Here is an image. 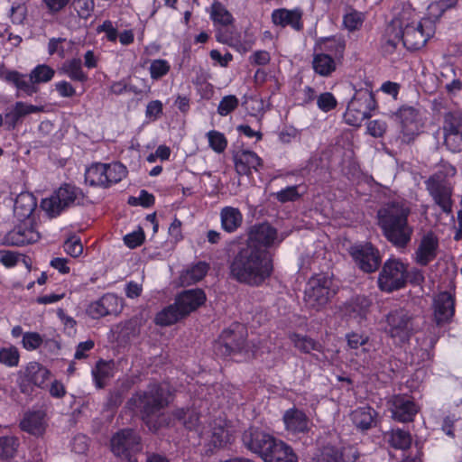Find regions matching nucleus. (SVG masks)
<instances>
[{
    "label": "nucleus",
    "instance_id": "f257e3e1",
    "mask_svg": "<svg viewBox=\"0 0 462 462\" xmlns=\"http://www.w3.org/2000/svg\"><path fill=\"white\" fill-rule=\"evenodd\" d=\"M228 269L230 278L237 282L259 286L272 275L273 263L265 249L245 245L234 254Z\"/></svg>",
    "mask_w": 462,
    "mask_h": 462
},
{
    "label": "nucleus",
    "instance_id": "f03ea898",
    "mask_svg": "<svg viewBox=\"0 0 462 462\" xmlns=\"http://www.w3.org/2000/svg\"><path fill=\"white\" fill-rule=\"evenodd\" d=\"M171 402V392L166 385L151 383L147 388L136 392L126 402V408L139 413L150 431L156 432L164 423L161 411Z\"/></svg>",
    "mask_w": 462,
    "mask_h": 462
},
{
    "label": "nucleus",
    "instance_id": "7ed1b4c3",
    "mask_svg": "<svg viewBox=\"0 0 462 462\" xmlns=\"http://www.w3.org/2000/svg\"><path fill=\"white\" fill-rule=\"evenodd\" d=\"M410 215V207L402 201L386 203L377 211L383 235L397 248H405L411 240L414 230L408 221Z\"/></svg>",
    "mask_w": 462,
    "mask_h": 462
},
{
    "label": "nucleus",
    "instance_id": "20e7f679",
    "mask_svg": "<svg viewBox=\"0 0 462 462\" xmlns=\"http://www.w3.org/2000/svg\"><path fill=\"white\" fill-rule=\"evenodd\" d=\"M83 200L82 191L70 184L61 185L49 197L42 199L41 208L50 217H56L62 211L80 204Z\"/></svg>",
    "mask_w": 462,
    "mask_h": 462
},
{
    "label": "nucleus",
    "instance_id": "39448f33",
    "mask_svg": "<svg viewBox=\"0 0 462 462\" xmlns=\"http://www.w3.org/2000/svg\"><path fill=\"white\" fill-rule=\"evenodd\" d=\"M375 107L376 102L372 91L366 88L357 89L348 102L344 115L345 122L352 126H360L365 119L370 117Z\"/></svg>",
    "mask_w": 462,
    "mask_h": 462
},
{
    "label": "nucleus",
    "instance_id": "423d86ee",
    "mask_svg": "<svg viewBox=\"0 0 462 462\" xmlns=\"http://www.w3.org/2000/svg\"><path fill=\"white\" fill-rule=\"evenodd\" d=\"M110 446L116 457L127 462H137L136 456L143 450L141 437L132 429H124L115 433Z\"/></svg>",
    "mask_w": 462,
    "mask_h": 462
},
{
    "label": "nucleus",
    "instance_id": "0eeeda50",
    "mask_svg": "<svg viewBox=\"0 0 462 462\" xmlns=\"http://www.w3.org/2000/svg\"><path fill=\"white\" fill-rule=\"evenodd\" d=\"M331 285L332 281L325 275L311 277L304 292L306 304L315 310L323 308L336 294Z\"/></svg>",
    "mask_w": 462,
    "mask_h": 462
},
{
    "label": "nucleus",
    "instance_id": "6e6552de",
    "mask_svg": "<svg viewBox=\"0 0 462 462\" xmlns=\"http://www.w3.org/2000/svg\"><path fill=\"white\" fill-rule=\"evenodd\" d=\"M385 322V333L393 338H398L401 342L408 340L413 330L412 315L402 308L393 310L386 314Z\"/></svg>",
    "mask_w": 462,
    "mask_h": 462
},
{
    "label": "nucleus",
    "instance_id": "1a4fd4ad",
    "mask_svg": "<svg viewBox=\"0 0 462 462\" xmlns=\"http://www.w3.org/2000/svg\"><path fill=\"white\" fill-rule=\"evenodd\" d=\"M408 273L405 265L399 260H388L384 263L378 277L379 288L386 292L402 288L407 281Z\"/></svg>",
    "mask_w": 462,
    "mask_h": 462
},
{
    "label": "nucleus",
    "instance_id": "9d476101",
    "mask_svg": "<svg viewBox=\"0 0 462 462\" xmlns=\"http://www.w3.org/2000/svg\"><path fill=\"white\" fill-rule=\"evenodd\" d=\"M428 23L430 25V19H423L417 23L412 22L406 23L404 26L402 23H401L399 26L403 46L410 51H416L422 48L432 33L431 27H427Z\"/></svg>",
    "mask_w": 462,
    "mask_h": 462
},
{
    "label": "nucleus",
    "instance_id": "9b49d317",
    "mask_svg": "<svg viewBox=\"0 0 462 462\" xmlns=\"http://www.w3.org/2000/svg\"><path fill=\"white\" fill-rule=\"evenodd\" d=\"M349 254L365 273H373L381 264L379 251L371 243L354 245L350 247Z\"/></svg>",
    "mask_w": 462,
    "mask_h": 462
},
{
    "label": "nucleus",
    "instance_id": "f8f14e48",
    "mask_svg": "<svg viewBox=\"0 0 462 462\" xmlns=\"http://www.w3.org/2000/svg\"><path fill=\"white\" fill-rule=\"evenodd\" d=\"M319 453L313 457L312 462H356L360 453L354 447L340 450L335 444L321 442Z\"/></svg>",
    "mask_w": 462,
    "mask_h": 462
},
{
    "label": "nucleus",
    "instance_id": "ddd939ff",
    "mask_svg": "<svg viewBox=\"0 0 462 462\" xmlns=\"http://www.w3.org/2000/svg\"><path fill=\"white\" fill-rule=\"evenodd\" d=\"M242 440L249 450L260 455L263 459L277 441L272 435L254 428L244 432Z\"/></svg>",
    "mask_w": 462,
    "mask_h": 462
},
{
    "label": "nucleus",
    "instance_id": "4468645a",
    "mask_svg": "<svg viewBox=\"0 0 462 462\" xmlns=\"http://www.w3.org/2000/svg\"><path fill=\"white\" fill-rule=\"evenodd\" d=\"M283 239L284 236H279L277 229L269 223H262L251 227L245 245H254L267 251V248L280 244Z\"/></svg>",
    "mask_w": 462,
    "mask_h": 462
},
{
    "label": "nucleus",
    "instance_id": "2eb2a0df",
    "mask_svg": "<svg viewBox=\"0 0 462 462\" xmlns=\"http://www.w3.org/2000/svg\"><path fill=\"white\" fill-rule=\"evenodd\" d=\"M427 190L433 198L435 203L440 207L443 212H452V189L439 176L433 175L425 182Z\"/></svg>",
    "mask_w": 462,
    "mask_h": 462
},
{
    "label": "nucleus",
    "instance_id": "dca6fc26",
    "mask_svg": "<svg viewBox=\"0 0 462 462\" xmlns=\"http://www.w3.org/2000/svg\"><path fill=\"white\" fill-rule=\"evenodd\" d=\"M245 346V337L242 332L226 329L214 345V352L220 356L240 353Z\"/></svg>",
    "mask_w": 462,
    "mask_h": 462
},
{
    "label": "nucleus",
    "instance_id": "f3484780",
    "mask_svg": "<svg viewBox=\"0 0 462 462\" xmlns=\"http://www.w3.org/2000/svg\"><path fill=\"white\" fill-rule=\"evenodd\" d=\"M433 316L437 326L440 327L448 322L455 313V300L448 291L439 293L433 300Z\"/></svg>",
    "mask_w": 462,
    "mask_h": 462
},
{
    "label": "nucleus",
    "instance_id": "a211bd4d",
    "mask_svg": "<svg viewBox=\"0 0 462 462\" xmlns=\"http://www.w3.org/2000/svg\"><path fill=\"white\" fill-rule=\"evenodd\" d=\"M121 310V300L113 293H106L88 306V313L93 319H99L106 315H116Z\"/></svg>",
    "mask_w": 462,
    "mask_h": 462
},
{
    "label": "nucleus",
    "instance_id": "6ab92c4d",
    "mask_svg": "<svg viewBox=\"0 0 462 462\" xmlns=\"http://www.w3.org/2000/svg\"><path fill=\"white\" fill-rule=\"evenodd\" d=\"M40 239V234L32 227L31 223L24 222L16 226L5 236V243L8 245L23 246L35 243Z\"/></svg>",
    "mask_w": 462,
    "mask_h": 462
},
{
    "label": "nucleus",
    "instance_id": "aec40b11",
    "mask_svg": "<svg viewBox=\"0 0 462 462\" xmlns=\"http://www.w3.org/2000/svg\"><path fill=\"white\" fill-rule=\"evenodd\" d=\"M438 247V238L432 232L424 235L415 251L416 263L421 266L428 265L436 258Z\"/></svg>",
    "mask_w": 462,
    "mask_h": 462
},
{
    "label": "nucleus",
    "instance_id": "412c9836",
    "mask_svg": "<svg viewBox=\"0 0 462 462\" xmlns=\"http://www.w3.org/2000/svg\"><path fill=\"white\" fill-rule=\"evenodd\" d=\"M282 419L286 430L292 434L307 433L310 430V419L301 410L289 409Z\"/></svg>",
    "mask_w": 462,
    "mask_h": 462
},
{
    "label": "nucleus",
    "instance_id": "4be33fe9",
    "mask_svg": "<svg viewBox=\"0 0 462 462\" xmlns=\"http://www.w3.org/2000/svg\"><path fill=\"white\" fill-rule=\"evenodd\" d=\"M302 15L303 13L299 8L292 10L281 8L273 12L272 20L275 25L282 27L291 26L292 29L299 32L303 28Z\"/></svg>",
    "mask_w": 462,
    "mask_h": 462
},
{
    "label": "nucleus",
    "instance_id": "5701e85b",
    "mask_svg": "<svg viewBox=\"0 0 462 462\" xmlns=\"http://www.w3.org/2000/svg\"><path fill=\"white\" fill-rule=\"evenodd\" d=\"M235 168L239 175L250 176L252 170L258 171L262 166V159L254 152L249 150L237 152L234 155Z\"/></svg>",
    "mask_w": 462,
    "mask_h": 462
},
{
    "label": "nucleus",
    "instance_id": "b1692460",
    "mask_svg": "<svg viewBox=\"0 0 462 462\" xmlns=\"http://www.w3.org/2000/svg\"><path fill=\"white\" fill-rule=\"evenodd\" d=\"M391 411L393 419L402 422H408L413 420L418 409L409 397L394 396Z\"/></svg>",
    "mask_w": 462,
    "mask_h": 462
},
{
    "label": "nucleus",
    "instance_id": "393cba45",
    "mask_svg": "<svg viewBox=\"0 0 462 462\" xmlns=\"http://www.w3.org/2000/svg\"><path fill=\"white\" fill-rule=\"evenodd\" d=\"M205 300L206 295L200 289L184 291L176 299V302L185 316L197 310Z\"/></svg>",
    "mask_w": 462,
    "mask_h": 462
},
{
    "label": "nucleus",
    "instance_id": "a878e982",
    "mask_svg": "<svg viewBox=\"0 0 462 462\" xmlns=\"http://www.w3.org/2000/svg\"><path fill=\"white\" fill-rule=\"evenodd\" d=\"M377 412L370 406L358 407L351 414L354 425L360 430L365 431L377 424Z\"/></svg>",
    "mask_w": 462,
    "mask_h": 462
},
{
    "label": "nucleus",
    "instance_id": "bb28decb",
    "mask_svg": "<svg viewBox=\"0 0 462 462\" xmlns=\"http://www.w3.org/2000/svg\"><path fill=\"white\" fill-rule=\"evenodd\" d=\"M20 426L32 435L42 436L46 429L45 414L41 411L29 412L24 415Z\"/></svg>",
    "mask_w": 462,
    "mask_h": 462
},
{
    "label": "nucleus",
    "instance_id": "cd10ccee",
    "mask_svg": "<svg viewBox=\"0 0 462 462\" xmlns=\"http://www.w3.org/2000/svg\"><path fill=\"white\" fill-rule=\"evenodd\" d=\"M221 227L227 233L236 232L243 223V215L237 208L225 207L220 210Z\"/></svg>",
    "mask_w": 462,
    "mask_h": 462
},
{
    "label": "nucleus",
    "instance_id": "c85d7f7f",
    "mask_svg": "<svg viewBox=\"0 0 462 462\" xmlns=\"http://www.w3.org/2000/svg\"><path fill=\"white\" fill-rule=\"evenodd\" d=\"M263 460L265 462H298V457L289 445L277 440Z\"/></svg>",
    "mask_w": 462,
    "mask_h": 462
},
{
    "label": "nucleus",
    "instance_id": "c756f323",
    "mask_svg": "<svg viewBox=\"0 0 462 462\" xmlns=\"http://www.w3.org/2000/svg\"><path fill=\"white\" fill-rule=\"evenodd\" d=\"M106 163L96 162L85 172V180L90 186L107 188Z\"/></svg>",
    "mask_w": 462,
    "mask_h": 462
},
{
    "label": "nucleus",
    "instance_id": "7c9ffc66",
    "mask_svg": "<svg viewBox=\"0 0 462 462\" xmlns=\"http://www.w3.org/2000/svg\"><path fill=\"white\" fill-rule=\"evenodd\" d=\"M418 112L411 106H402L397 113L400 119L402 133L406 135H413L417 131L416 120Z\"/></svg>",
    "mask_w": 462,
    "mask_h": 462
},
{
    "label": "nucleus",
    "instance_id": "2f4dec72",
    "mask_svg": "<svg viewBox=\"0 0 462 462\" xmlns=\"http://www.w3.org/2000/svg\"><path fill=\"white\" fill-rule=\"evenodd\" d=\"M184 317L186 316L182 313L180 306L175 301V303L163 309L156 315L155 323L160 326H170Z\"/></svg>",
    "mask_w": 462,
    "mask_h": 462
},
{
    "label": "nucleus",
    "instance_id": "473e14b6",
    "mask_svg": "<svg viewBox=\"0 0 462 462\" xmlns=\"http://www.w3.org/2000/svg\"><path fill=\"white\" fill-rule=\"evenodd\" d=\"M71 80L85 83L88 77L82 69V62L79 59L66 60L60 69Z\"/></svg>",
    "mask_w": 462,
    "mask_h": 462
},
{
    "label": "nucleus",
    "instance_id": "72a5a7b5",
    "mask_svg": "<svg viewBox=\"0 0 462 462\" xmlns=\"http://www.w3.org/2000/svg\"><path fill=\"white\" fill-rule=\"evenodd\" d=\"M36 207L34 197L30 193H21L17 196L14 210L21 217H29Z\"/></svg>",
    "mask_w": 462,
    "mask_h": 462
},
{
    "label": "nucleus",
    "instance_id": "f704fd0d",
    "mask_svg": "<svg viewBox=\"0 0 462 462\" xmlns=\"http://www.w3.org/2000/svg\"><path fill=\"white\" fill-rule=\"evenodd\" d=\"M5 79L13 83L19 90L23 91L28 96H32L37 91V88L33 80H32L31 75L29 79H26L24 75L17 71H11L6 74Z\"/></svg>",
    "mask_w": 462,
    "mask_h": 462
},
{
    "label": "nucleus",
    "instance_id": "c9c22d12",
    "mask_svg": "<svg viewBox=\"0 0 462 462\" xmlns=\"http://www.w3.org/2000/svg\"><path fill=\"white\" fill-rule=\"evenodd\" d=\"M20 442L14 436L0 437V459L9 460L16 456Z\"/></svg>",
    "mask_w": 462,
    "mask_h": 462
},
{
    "label": "nucleus",
    "instance_id": "e433bc0d",
    "mask_svg": "<svg viewBox=\"0 0 462 462\" xmlns=\"http://www.w3.org/2000/svg\"><path fill=\"white\" fill-rule=\"evenodd\" d=\"M209 270L208 263L199 262L181 275L182 283L191 284L202 280Z\"/></svg>",
    "mask_w": 462,
    "mask_h": 462
},
{
    "label": "nucleus",
    "instance_id": "4c0bfd02",
    "mask_svg": "<svg viewBox=\"0 0 462 462\" xmlns=\"http://www.w3.org/2000/svg\"><path fill=\"white\" fill-rule=\"evenodd\" d=\"M313 69L321 76H328L336 69V62L328 54H316L313 58Z\"/></svg>",
    "mask_w": 462,
    "mask_h": 462
},
{
    "label": "nucleus",
    "instance_id": "58836bf2",
    "mask_svg": "<svg viewBox=\"0 0 462 462\" xmlns=\"http://www.w3.org/2000/svg\"><path fill=\"white\" fill-rule=\"evenodd\" d=\"M210 8V17L215 23L227 26L233 23L232 14L220 2L215 1Z\"/></svg>",
    "mask_w": 462,
    "mask_h": 462
},
{
    "label": "nucleus",
    "instance_id": "ea45409f",
    "mask_svg": "<svg viewBox=\"0 0 462 462\" xmlns=\"http://www.w3.org/2000/svg\"><path fill=\"white\" fill-rule=\"evenodd\" d=\"M444 133L462 132V114L458 111H448L444 115Z\"/></svg>",
    "mask_w": 462,
    "mask_h": 462
},
{
    "label": "nucleus",
    "instance_id": "a19ab883",
    "mask_svg": "<svg viewBox=\"0 0 462 462\" xmlns=\"http://www.w3.org/2000/svg\"><path fill=\"white\" fill-rule=\"evenodd\" d=\"M372 302L368 297L365 295H357L353 297L348 302V310L350 313H356L361 319L365 318Z\"/></svg>",
    "mask_w": 462,
    "mask_h": 462
},
{
    "label": "nucleus",
    "instance_id": "79ce46f5",
    "mask_svg": "<svg viewBox=\"0 0 462 462\" xmlns=\"http://www.w3.org/2000/svg\"><path fill=\"white\" fill-rule=\"evenodd\" d=\"M50 375V372L43 366L35 364L28 368L27 381L36 386L42 387Z\"/></svg>",
    "mask_w": 462,
    "mask_h": 462
},
{
    "label": "nucleus",
    "instance_id": "37998d69",
    "mask_svg": "<svg viewBox=\"0 0 462 462\" xmlns=\"http://www.w3.org/2000/svg\"><path fill=\"white\" fill-rule=\"evenodd\" d=\"M402 42L401 29L396 28L394 23L389 25L384 35L383 49L386 52H392Z\"/></svg>",
    "mask_w": 462,
    "mask_h": 462
},
{
    "label": "nucleus",
    "instance_id": "c03bdc74",
    "mask_svg": "<svg viewBox=\"0 0 462 462\" xmlns=\"http://www.w3.org/2000/svg\"><path fill=\"white\" fill-rule=\"evenodd\" d=\"M127 170L120 162L106 163L107 187L118 183L126 177Z\"/></svg>",
    "mask_w": 462,
    "mask_h": 462
},
{
    "label": "nucleus",
    "instance_id": "a18cd8bd",
    "mask_svg": "<svg viewBox=\"0 0 462 462\" xmlns=\"http://www.w3.org/2000/svg\"><path fill=\"white\" fill-rule=\"evenodd\" d=\"M290 338L293 342L294 346L304 353L309 354L312 350L319 351L320 349V345L307 336L292 334Z\"/></svg>",
    "mask_w": 462,
    "mask_h": 462
},
{
    "label": "nucleus",
    "instance_id": "49530a36",
    "mask_svg": "<svg viewBox=\"0 0 462 462\" xmlns=\"http://www.w3.org/2000/svg\"><path fill=\"white\" fill-rule=\"evenodd\" d=\"M389 443L393 448L406 449L411 444V437L409 432L402 430H393L390 435Z\"/></svg>",
    "mask_w": 462,
    "mask_h": 462
},
{
    "label": "nucleus",
    "instance_id": "de8ad7c7",
    "mask_svg": "<svg viewBox=\"0 0 462 462\" xmlns=\"http://www.w3.org/2000/svg\"><path fill=\"white\" fill-rule=\"evenodd\" d=\"M55 74L53 69L47 65H38L31 72V79L35 84L50 81Z\"/></svg>",
    "mask_w": 462,
    "mask_h": 462
},
{
    "label": "nucleus",
    "instance_id": "09e8293b",
    "mask_svg": "<svg viewBox=\"0 0 462 462\" xmlns=\"http://www.w3.org/2000/svg\"><path fill=\"white\" fill-rule=\"evenodd\" d=\"M19 357L18 349L14 346L0 349V363L6 366H16Z\"/></svg>",
    "mask_w": 462,
    "mask_h": 462
},
{
    "label": "nucleus",
    "instance_id": "8fccbe9b",
    "mask_svg": "<svg viewBox=\"0 0 462 462\" xmlns=\"http://www.w3.org/2000/svg\"><path fill=\"white\" fill-rule=\"evenodd\" d=\"M444 143L452 152L462 151V132L444 133Z\"/></svg>",
    "mask_w": 462,
    "mask_h": 462
},
{
    "label": "nucleus",
    "instance_id": "3c124183",
    "mask_svg": "<svg viewBox=\"0 0 462 462\" xmlns=\"http://www.w3.org/2000/svg\"><path fill=\"white\" fill-rule=\"evenodd\" d=\"M238 104L239 101L236 96H226L221 99L217 106V113L222 116H226L234 111L238 106Z\"/></svg>",
    "mask_w": 462,
    "mask_h": 462
},
{
    "label": "nucleus",
    "instance_id": "603ef678",
    "mask_svg": "<svg viewBox=\"0 0 462 462\" xmlns=\"http://www.w3.org/2000/svg\"><path fill=\"white\" fill-rule=\"evenodd\" d=\"M209 146L217 152H222L226 147L227 142L225 135L217 131L208 133Z\"/></svg>",
    "mask_w": 462,
    "mask_h": 462
},
{
    "label": "nucleus",
    "instance_id": "864d4df0",
    "mask_svg": "<svg viewBox=\"0 0 462 462\" xmlns=\"http://www.w3.org/2000/svg\"><path fill=\"white\" fill-rule=\"evenodd\" d=\"M275 199L281 203H286L290 201H296L300 198V194L298 191V186H289L275 194Z\"/></svg>",
    "mask_w": 462,
    "mask_h": 462
},
{
    "label": "nucleus",
    "instance_id": "5fc2aeb1",
    "mask_svg": "<svg viewBox=\"0 0 462 462\" xmlns=\"http://www.w3.org/2000/svg\"><path fill=\"white\" fill-rule=\"evenodd\" d=\"M170 65L165 60H154L150 66L151 77L153 79H159L166 75L170 70Z\"/></svg>",
    "mask_w": 462,
    "mask_h": 462
},
{
    "label": "nucleus",
    "instance_id": "6e6d98bb",
    "mask_svg": "<svg viewBox=\"0 0 462 462\" xmlns=\"http://www.w3.org/2000/svg\"><path fill=\"white\" fill-rule=\"evenodd\" d=\"M363 22H364V16L362 14V13H359L356 11H353V12L346 14L344 16V20H343V23H344V25L346 26V28L351 32L358 30L362 26Z\"/></svg>",
    "mask_w": 462,
    "mask_h": 462
},
{
    "label": "nucleus",
    "instance_id": "4d7b16f0",
    "mask_svg": "<svg viewBox=\"0 0 462 462\" xmlns=\"http://www.w3.org/2000/svg\"><path fill=\"white\" fill-rule=\"evenodd\" d=\"M132 384L133 382L130 380L122 383L121 389H117L110 393L108 399L109 404L114 407L119 406L123 402L124 393L132 387Z\"/></svg>",
    "mask_w": 462,
    "mask_h": 462
},
{
    "label": "nucleus",
    "instance_id": "13d9d810",
    "mask_svg": "<svg viewBox=\"0 0 462 462\" xmlns=\"http://www.w3.org/2000/svg\"><path fill=\"white\" fill-rule=\"evenodd\" d=\"M75 8L78 14L82 19H88L95 8L94 0H77Z\"/></svg>",
    "mask_w": 462,
    "mask_h": 462
},
{
    "label": "nucleus",
    "instance_id": "bf43d9fd",
    "mask_svg": "<svg viewBox=\"0 0 462 462\" xmlns=\"http://www.w3.org/2000/svg\"><path fill=\"white\" fill-rule=\"evenodd\" d=\"M64 250L72 257L79 256L83 252V245L79 238L71 236L64 243Z\"/></svg>",
    "mask_w": 462,
    "mask_h": 462
},
{
    "label": "nucleus",
    "instance_id": "052dcab7",
    "mask_svg": "<svg viewBox=\"0 0 462 462\" xmlns=\"http://www.w3.org/2000/svg\"><path fill=\"white\" fill-rule=\"evenodd\" d=\"M317 105L320 110L328 112L336 107L337 100L331 93L325 92L318 97Z\"/></svg>",
    "mask_w": 462,
    "mask_h": 462
},
{
    "label": "nucleus",
    "instance_id": "680f3d73",
    "mask_svg": "<svg viewBox=\"0 0 462 462\" xmlns=\"http://www.w3.org/2000/svg\"><path fill=\"white\" fill-rule=\"evenodd\" d=\"M42 343V338L41 335L36 332H27L23 337V345L27 350H34L38 348Z\"/></svg>",
    "mask_w": 462,
    "mask_h": 462
},
{
    "label": "nucleus",
    "instance_id": "e2e57ef3",
    "mask_svg": "<svg viewBox=\"0 0 462 462\" xmlns=\"http://www.w3.org/2000/svg\"><path fill=\"white\" fill-rule=\"evenodd\" d=\"M144 241V233L141 227L138 230L134 231L124 237L125 244L129 248H135L143 244Z\"/></svg>",
    "mask_w": 462,
    "mask_h": 462
},
{
    "label": "nucleus",
    "instance_id": "0e129e2a",
    "mask_svg": "<svg viewBox=\"0 0 462 462\" xmlns=\"http://www.w3.org/2000/svg\"><path fill=\"white\" fill-rule=\"evenodd\" d=\"M387 128L386 123L383 120H374L368 123L367 132L374 137H381L383 135Z\"/></svg>",
    "mask_w": 462,
    "mask_h": 462
},
{
    "label": "nucleus",
    "instance_id": "69168bd1",
    "mask_svg": "<svg viewBox=\"0 0 462 462\" xmlns=\"http://www.w3.org/2000/svg\"><path fill=\"white\" fill-rule=\"evenodd\" d=\"M14 110L20 116V118L24 117L27 115L32 114V113H38L42 111V106H37L33 105H27L23 102H16L14 106Z\"/></svg>",
    "mask_w": 462,
    "mask_h": 462
},
{
    "label": "nucleus",
    "instance_id": "338daca9",
    "mask_svg": "<svg viewBox=\"0 0 462 462\" xmlns=\"http://www.w3.org/2000/svg\"><path fill=\"white\" fill-rule=\"evenodd\" d=\"M20 256L21 255L19 254H16L12 251L0 250V262L5 267H8V268L14 267V265H16Z\"/></svg>",
    "mask_w": 462,
    "mask_h": 462
},
{
    "label": "nucleus",
    "instance_id": "774afa93",
    "mask_svg": "<svg viewBox=\"0 0 462 462\" xmlns=\"http://www.w3.org/2000/svg\"><path fill=\"white\" fill-rule=\"evenodd\" d=\"M213 443L215 447H223L229 441L228 430L224 428H216L213 432Z\"/></svg>",
    "mask_w": 462,
    "mask_h": 462
}]
</instances>
